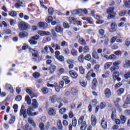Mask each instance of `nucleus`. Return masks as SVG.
Returning <instances> with one entry per match:
<instances>
[{
  "label": "nucleus",
  "mask_w": 130,
  "mask_h": 130,
  "mask_svg": "<svg viewBox=\"0 0 130 130\" xmlns=\"http://www.w3.org/2000/svg\"><path fill=\"white\" fill-rule=\"evenodd\" d=\"M114 8L111 7L107 9V13L108 14V19H114L115 18V12H114Z\"/></svg>",
  "instance_id": "1"
},
{
  "label": "nucleus",
  "mask_w": 130,
  "mask_h": 130,
  "mask_svg": "<svg viewBox=\"0 0 130 130\" xmlns=\"http://www.w3.org/2000/svg\"><path fill=\"white\" fill-rule=\"evenodd\" d=\"M18 26L21 31H25L28 29V24L24 21L20 22Z\"/></svg>",
  "instance_id": "2"
},
{
  "label": "nucleus",
  "mask_w": 130,
  "mask_h": 130,
  "mask_svg": "<svg viewBox=\"0 0 130 130\" xmlns=\"http://www.w3.org/2000/svg\"><path fill=\"white\" fill-rule=\"evenodd\" d=\"M33 111H34L33 108L28 106L26 111L27 114H28L29 116H35L38 115V112H33Z\"/></svg>",
  "instance_id": "3"
},
{
  "label": "nucleus",
  "mask_w": 130,
  "mask_h": 130,
  "mask_svg": "<svg viewBox=\"0 0 130 130\" xmlns=\"http://www.w3.org/2000/svg\"><path fill=\"white\" fill-rule=\"evenodd\" d=\"M19 115L20 116H23L24 118H27V110L25 109L24 105L21 106Z\"/></svg>",
  "instance_id": "4"
},
{
  "label": "nucleus",
  "mask_w": 130,
  "mask_h": 130,
  "mask_svg": "<svg viewBox=\"0 0 130 130\" xmlns=\"http://www.w3.org/2000/svg\"><path fill=\"white\" fill-rule=\"evenodd\" d=\"M48 114L50 116H55L56 110L54 108H50L48 109Z\"/></svg>",
  "instance_id": "5"
},
{
  "label": "nucleus",
  "mask_w": 130,
  "mask_h": 130,
  "mask_svg": "<svg viewBox=\"0 0 130 130\" xmlns=\"http://www.w3.org/2000/svg\"><path fill=\"white\" fill-rule=\"evenodd\" d=\"M111 118L113 121H115L117 118V115H116V110L115 108H113L112 110Z\"/></svg>",
  "instance_id": "6"
},
{
  "label": "nucleus",
  "mask_w": 130,
  "mask_h": 130,
  "mask_svg": "<svg viewBox=\"0 0 130 130\" xmlns=\"http://www.w3.org/2000/svg\"><path fill=\"white\" fill-rule=\"evenodd\" d=\"M20 7H25V3L22 0H18L17 3L15 4V8L19 9Z\"/></svg>",
  "instance_id": "7"
},
{
  "label": "nucleus",
  "mask_w": 130,
  "mask_h": 130,
  "mask_svg": "<svg viewBox=\"0 0 130 130\" xmlns=\"http://www.w3.org/2000/svg\"><path fill=\"white\" fill-rule=\"evenodd\" d=\"M38 34L40 36H48L50 35V32L48 31L39 30L38 31Z\"/></svg>",
  "instance_id": "8"
},
{
  "label": "nucleus",
  "mask_w": 130,
  "mask_h": 130,
  "mask_svg": "<svg viewBox=\"0 0 130 130\" xmlns=\"http://www.w3.org/2000/svg\"><path fill=\"white\" fill-rule=\"evenodd\" d=\"M38 26L43 30L44 29H46V28L48 26V24L46 22H40L38 23Z\"/></svg>",
  "instance_id": "9"
},
{
  "label": "nucleus",
  "mask_w": 130,
  "mask_h": 130,
  "mask_svg": "<svg viewBox=\"0 0 130 130\" xmlns=\"http://www.w3.org/2000/svg\"><path fill=\"white\" fill-rule=\"evenodd\" d=\"M91 123L92 126H95L97 124V118L94 115H92L91 116Z\"/></svg>",
  "instance_id": "10"
},
{
  "label": "nucleus",
  "mask_w": 130,
  "mask_h": 130,
  "mask_svg": "<svg viewBox=\"0 0 130 130\" xmlns=\"http://www.w3.org/2000/svg\"><path fill=\"white\" fill-rule=\"evenodd\" d=\"M29 51L31 53L32 56H33V57H35L36 58H37V57H38V51L30 48L29 49Z\"/></svg>",
  "instance_id": "11"
},
{
  "label": "nucleus",
  "mask_w": 130,
  "mask_h": 130,
  "mask_svg": "<svg viewBox=\"0 0 130 130\" xmlns=\"http://www.w3.org/2000/svg\"><path fill=\"white\" fill-rule=\"evenodd\" d=\"M69 74L73 79H77L78 78V73L74 70L70 71Z\"/></svg>",
  "instance_id": "12"
},
{
  "label": "nucleus",
  "mask_w": 130,
  "mask_h": 130,
  "mask_svg": "<svg viewBox=\"0 0 130 130\" xmlns=\"http://www.w3.org/2000/svg\"><path fill=\"white\" fill-rule=\"evenodd\" d=\"M101 124L103 128H107V120L106 119L103 118L101 120Z\"/></svg>",
  "instance_id": "13"
},
{
  "label": "nucleus",
  "mask_w": 130,
  "mask_h": 130,
  "mask_svg": "<svg viewBox=\"0 0 130 130\" xmlns=\"http://www.w3.org/2000/svg\"><path fill=\"white\" fill-rule=\"evenodd\" d=\"M6 90L10 92V93H13L14 89H13V86L7 83L5 85Z\"/></svg>",
  "instance_id": "14"
},
{
  "label": "nucleus",
  "mask_w": 130,
  "mask_h": 130,
  "mask_svg": "<svg viewBox=\"0 0 130 130\" xmlns=\"http://www.w3.org/2000/svg\"><path fill=\"white\" fill-rule=\"evenodd\" d=\"M105 95L106 98H110L111 96V91L109 88H107L105 90Z\"/></svg>",
  "instance_id": "15"
},
{
  "label": "nucleus",
  "mask_w": 130,
  "mask_h": 130,
  "mask_svg": "<svg viewBox=\"0 0 130 130\" xmlns=\"http://www.w3.org/2000/svg\"><path fill=\"white\" fill-rule=\"evenodd\" d=\"M49 47L50 46H46L43 49H42L41 52L42 53H43V54H45V53H46L47 54V53H49Z\"/></svg>",
  "instance_id": "16"
},
{
  "label": "nucleus",
  "mask_w": 130,
  "mask_h": 130,
  "mask_svg": "<svg viewBox=\"0 0 130 130\" xmlns=\"http://www.w3.org/2000/svg\"><path fill=\"white\" fill-rule=\"evenodd\" d=\"M32 103L31 104L32 108L36 109V108H38V103L37 102V100L36 99L32 100Z\"/></svg>",
  "instance_id": "17"
},
{
  "label": "nucleus",
  "mask_w": 130,
  "mask_h": 130,
  "mask_svg": "<svg viewBox=\"0 0 130 130\" xmlns=\"http://www.w3.org/2000/svg\"><path fill=\"white\" fill-rule=\"evenodd\" d=\"M115 27H116V23L115 22H112L111 25L110 32L112 33V32H114L115 31H116V29H115Z\"/></svg>",
  "instance_id": "18"
},
{
  "label": "nucleus",
  "mask_w": 130,
  "mask_h": 130,
  "mask_svg": "<svg viewBox=\"0 0 130 130\" xmlns=\"http://www.w3.org/2000/svg\"><path fill=\"white\" fill-rule=\"evenodd\" d=\"M19 37H20V38H25V37H28V32L26 31L20 32L19 34Z\"/></svg>",
  "instance_id": "19"
},
{
  "label": "nucleus",
  "mask_w": 130,
  "mask_h": 130,
  "mask_svg": "<svg viewBox=\"0 0 130 130\" xmlns=\"http://www.w3.org/2000/svg\"><path fill=\"white\" fill-rule=\"evenodd\" d=\"M62 80H63V81L65 82V84H66V85H68V84H70V83H71L70 78H69L68 76L63 77Z\"/></svg>",
  "instance_id": "20"
},
{
  "label": "nucleus",
  "mask_w": 130,
  "mask_h": 130,
  "mask_svg": "<svg viewBox=\"0 0 130 130\" xmlns=\"http://www.w3.org/2000/svg\"><path fill=\"white\" fill-rule=\"evenodd\" d=\"M85 117L84 116H81L80 117V118L78 119V123L80 125L81 124H83V122H86L85 121H84V118Z\"/></svg>",
  "instance_id": "21"
},
{
  "label": "nucleus",
  "mask_w": 130,
  "mask_h": 130,
  "mask_svg": "<svg viewBox=\"0 0 130 130\" xmlns=\"http://www.w3.org/2000/svg\"><path fill=\"white\" fill-rule=\"evenodd\" d=\"M93 72V70H90L87 74L86 78L87 81H90L91 79V75L92 74V73Z\"/></svg>",
  "instance_id": "22"
},
{
  "label": "nucleus",
  "mask_w": 130,
  "mask_h": 130,
  "mask_svg": "<svg viewBox=\"0 0 130 130\" xmlns=\"http://www.w3.org/2000/svg\"><path fill=\"white\" fill-rule=\"evenodd\" d=\"M92 56L94 59H99V56L96 51H93L92 53Z\"/></svg>",
  "instance_id": "23"
},
{
  "label": "nucleus",
  "mask_w": 130,
  "mask_h": 130,
  "mask_svg": "<svg viewBox=\"0 0 130 130\" xmlns=\"http://www.w3.org/2000/svg\"><path fill=\"white\" fill-rule=\"evenodd\" d=\"M120 63H121V61L117 60V61H115L113 63V66L115 67L117 69H119V67H118V66H119V64H120Z\"/></svg>",
  "instance_id": "24"
},
{
  "label": "nucleus",
  "mask_w": 130,
  "mask_h": 130,
  "mask_svg": "<svg viewBox=\"0 0 130 130\" xmlns=\"http://www.w3.org/2000/svg\"><path fill=\"white\" fill-rule=\"evenodd\" d=\"M57 125L59 130L63 129L62 124L61 123V121L60 120H58V123L57 124Z\"/></svg>",
  "instance_id": "25"
},
{
  "label": "nucleus",
  "mask_w": 130,
  "mask_h": 130,
  "mask_svg": "<svg viewBox=\"0 0 130 130\" xmlns=\"http://www.w3.org/2000/svg\"><path fill=\"white\" fill-rule=\"evenodd\" d=\"M119 77V72L116 71L114 72L113 73V80H116V78Z\"/></svg>",
  "instance_id": "26"
},
{
  "label": "nucleus",
  "mask_w": 130,
  "mask_h": 130,
  "mask_svg": "<svg viewBox=\"0 0 130 130\" xmlns=\"http://www.w3.org/2000/svg\"><path fill=\"white\" fill-rule=\"evenodd\" d=\"M72 15H79V14H81L82 13V10H75L73 11H71Z\"/></svg>",
  "instance_id": "27"
},
{
  "label": "nucleus",
  "mask_w": 130,
  "mask_h": 130,
  "mask_svg": "<svg viewBox=\"0 0 130 130\" xmlns=\"http://www.w3.org/2000/svg\"><path fill=\"white\" fill-rule=\"evenodd\" d=\"M124 69H128L130 67V60H126L125 63L123 66Z\"/></svg>",
  "instance_id": "28"
},
{
  "label": "nucleus",
  "mask_w": 130,
  "mask_h": 130,
  "mask_svg": "<svg viewBox=\"0 0 130 130\" xmlns=\"http://www.w3.org/2000/svg\"><path fill=\"white\" fill-rule=\"evenodd\" d=\"M28 122L30 124H32V126H34V127H35V126H36V124L34 122V120H33V119H32L31 118H29L28 119Z\"/></svg>",
  "instance_id": "29"
},
{
  "label": "nucleus",
  "mask_w": 130,
  "mask_h": 130,
  "mask_svg": "<svg viewBox=\"0 0 130 130\" xmlns=\"http://www.w3.org/2000/svg\"><path fill=\"white\" fill-rule=\"evenodd\" d=\"M25 100L26 102H27V104H28V105H31V99L29 95H26L25 96Z\"/></svg>",
  "instance_id": "30"
},
{
  "label": "nucleus",
  "mask_w": 130,
  "mask_h": 130,
  "mask_svg": "<svg viewBox=\"0 0 130 130\" xmlns=\"http://www.w3.org/2000/svg\"><path fill=\"white\" fill-rule=\"evenodd\" d=\"M50 100L51 101L52 103H55L57 100V98H56V95H53L50 98Z\"/></svg>",
  "instance_id": "31"
},
{
  "label": "nucleus",
  "mask_w": 130,
  "mask_h": 130,
  "mask_svg": "<svg viewBox=\"0 0 130 130\" xmlns=\"http://www.w3.org/2000/svg\"><path fill=\"white\" fill-rule=\"evenodd\" d=\"M78 42L81 45H86V41L83 39V38H80L78 40Z\"/></svg>",
  "instance_id": "32"
},
{
  "label": "nucleus",
  "mask_w": 130,
  "mask_h": 130,
  "mask_svg": "<svg viewBox=\"0 0 130 130\" xmlns=\"http://www.w3.org/2000/svg\"><path fill=\"white\" fill-rule=\"evenodd\" d=\"M28 42L30 43V45H36V44H37V42L31 38L28 40Z\"/></svg>",
  "instance_id": "33"
},
{
  "label": "nucleus",
  "mask_w": 130,
  "mask_h": 130,
  "mask_svg": "<svg viewBox=\"0 0 130 130\" xmlns=\"http://www.w3.org/2000/svg\"><path fill=\"white\" fill-rule=\"evenodd\" d=\"M120 119L121 120V123H122V124H123V123H125V122H126V117H125V116L123 115H121L120 116Z\"/></svg>",
  "instance_id": "34"
},
{
  "label": "nucleus",
  "mask_w": 130,
  "mask_h": 130,
  "mask_svg": "<svg viewBox=\"0 0 130 130\" xmlns=\"http://www.w3.org/2000/svg\"><path fill=\"white\" fill-rule=\"evenodd\" d=\"M112 66V62H107L104 66L105 70H107V69H109V67Z\"/></svg>",
  "instance_id": "35"
},
{
  "label": "nucleus",
  "mask_w": 130,
  "mask_h": 130,
  "mask_svg": "<svg viewBox=\"0 0 130 130\" xmlns=\"http://www.w3.org/2000/svg\"><path fill=\"white\" fill-rule=\"evenodd\" d=\"M55 31L58 32V33H60L61 32H62L63 29L60 26H57L55 28Z\"/></svg>",
  "instance_id": "36"
},
{
  "label": "nucleus",
  "mask_w": 130,
  "mask_h": 130,
  "mask_svg": "<svg viewBox=\"0 0 130 130\" xmlns=\"http://www.w3.org/2000/svg\"><path fill=\"white\" fill-rule=\"evenodd\" d=\"M25 91L27 94H29V95L31 94L33 92L32 88L31 87H27L25 89Z\"/></svg>",
  "instance_id": "37"
},
{
  "label": "nucleus",
  "mask_w": 130,
  "mask_h": 130,
  "mask_svg": "<svg viewBox=\"0 0 130 130\" xmlns=\"http://www.w3.org/2000/svg\"><path fill=\"white\" fill-rule=\"evenodd\" d=\"M87 127V124L86 122H83L82 124H81V126L80 127L81 130H85L86 129V128Z\"/></svg>",
  "instance_id": "38"
},
{
  "label": "nucleus",
  "mask_w": 130,
  "mask_h": 130,
  "mask_svg": "<svg viewBox=\"0 0 130 130\" xmlns=\"http://www.w3.org/2000/svg\"><path fill=\"white\" fill-rule=\"evenodd\" d=\"M69 21L70 22V24H72V23H76V22H77V19L72 17L69 18Z\"/></svg>",
  "instance_id": "39"
},
{
  "label": "nucleus",
  "mask_w": 130,
  "mask_h": 130,
  "mask_svg": "<svg viewBox=\"0 0 130 130\" xmlns=\"http://www.w3.org/2000/svg\"><path fill=\"white\" fill-rule=\"evenodd\" d=\"M54 88H55L56 92H59L60 89L61 88V87L60 86H59L58 85V84H57V83H55Z\"/></svg>",
  "instance_id": "40"
},
{
  "label": "nucleus",
  "mask_w": 130,
  "mask_h": 130,
  "mask_svg": "<svg viewBox=\"0 0 130 130\" xmlns=\"http://www.w3.org/2000/svg\"><path fill=\"white\" fill-rule=\"evenodd\" d=\"M98 85V82L97 81V79L94 78L92 80V86L95 88Z\"/></svg>",
  "instance_id": "41"
},
{
  "label": "nucleus",
  "mask_w": 130,
  "mask_h": 130,
  "mask_svg": "<svg viewBox=\"0 0 130 130\" xmlns=\"http://www.w3.org/2000/svg\"><path fill=\"white\" fill-rule=\"evenodd\" d=\"M15 120H16V118L15 116H12L11 118L9 120L10 124H13L14 122H15Z\"/></svg>",
  "instance_id": "42"
},
{
  "label": "nucleus",
  "mask_w": 130,
  "mask_h": 130,
  "mask_svg": "<svg viewBox=\"0 0 130 130\" xmlns=\"http://www.w3.org/2000/svg\"><path fill=\"white\" fill-rule=\"evenodd\" d=\"M39 128L41 130H45V125H44V123H40L39 124Z\"/></svg>",
  "instance_id": "43"
},
{
  "label": "nucleus",
  "mask_w": 130,
  "mask_h": 130,
  "mask_svg": "<svg viewBox=\"0 0 130 130\" xmlns=\"http://www.w3.org/2000/svg\"><path fill=\"white\" fill-rule=\"evenodd\" d=\"M71 53L73 56H77V55H78V51L75 50V49L72 50Z\"/></svg>",
  "instance_id": "44"
},
{
  "label": "nucleus",
  "mask_w": 130,
  "mask_h": 130,
  "mask_svg": "<svg viewBox=\"0 0 130 130\" xmlns=\"http://www.w3.org/2000/svg\"><path fill=\"white\" fill-rule=\"evenodd\" d=\"M124 92V89L123 88H120L117 91V93L118 95H121V94H123Z\"/></svg>",
  "instance_id": "45"
},
{
  "label": "nucleus",
  "mask_w": 130,
  "mask_h": 130,
  "mask_svg": "<svg viewBox=\"0 0 130 130\" xmlns=\"http://www.w3.org/2000/svg\"><path fill=\"white\" fill-rule=\"evenodd\" d=\"M49 71H51V73L52 74V73H54V71H55V70H56V67H55V66H51L49 68Z\"/></svg>",
  "instance_id": "46"
},
{
  "label": "nucleus",
  "mask_w": 130,
  "mask_h": 130,
  "mask_svg": "<svg viewBox=\"0 0 130 130\" xmlns=\"http://www.w3.org/2000/svg\"><path fill=\"white\" fill-rule=\"evenodd\" d=\"M42 92L44 94H47V93H48V92H49V90H48V88H47L46 87H43L42 89Z\"/></svg>",
  "instance_id": "47"
},
{
  "label": "nucleus",
  "mask_w": 130,
  "mask_h": 130,
  "mask_svg": "<svg viewBox=\"0 0 130 130\" xmlns=\"http://www.w3.org/2000/svg\"><path fill=\"white\" fill-rule=\"evenodd\" d=\"M84 58H84V55H80L78 57V60L80 61V62H83Z\"/></svg>",
  "instance_id": "48"
},
{
  "label": "nucleus",
  "mask_w": 130,
  "mask_h": 130,
  "mask_svg": "<svg viewBox=\"0 0 130 130\" xmlns=\"http://www.w3.org/2000/svg\"><path fill=\"white\" fill-rule=\"evenodd\" d=\"M9 16H11V17H16L17 16V12L16 11H11L9 14Z\"/></svg>",
  "instance_id": "49"
},
{
  "label": "nucleus",
  "mask_w": 130,
  "mask_h": 130,
  "mask_svg": "<svg viewBox=\"0 0 130 130\" xmlns=\"http://www.w3.org/2000/svg\"><path fill=\"white\" fill-rule=\"evenodd\" d=\"M99 106L101 109H104V108L106 107V103H105V102H102L100 104V105Z\"/></svg>",
  "instance_id": "50"
},
{
  "label": "nucleus",
  "mask_w": 130,
  "mask_h": 130,
  "mask_svg": "<svg viewBox=\"0 0 130 130\" xmlns=\"http://www.w3.org/2000/svg\"><path fill=\"white\" fill-rule=\"evenodd\" d=\"M84 59H85V60H87V61H90V60H91V55L89 54H87L84 57Z\"/></svg>",
  "instance_id": "51"
},
{
  "label": "nucleus",
  "mask_w": 130,
  "mask_h": 130,
  "mask_svg": "<svg viewBox=\"0 0 130 130\" xmlns=\"http://www.w3.org/2000/svg\"><path fill=\"white\" fill-rule=\"evenodd\" d=\"M80 84L81 86H82V87H84V88L87 87V81H80Z\"/></svg>",
  "instance_id": "52"
},
{
  "label": "nucleus",
  "mask_w": 130,
  "mask_h": 130,
  "mask_svg": "<svg viewBox=\"0 0 130 130\" xmlns=\"http://www.w3.org/2000/svg\"><path fill=\"white\" fill-rule=\"evenodd\" d=\"M32 76L34 78H35L36 79H38V78H39L40 77V73L38 72H36L33 73Z\"/></svg>",
  "instance_id": "53"
},
{
  "label": "nucleus",
  "mask_w": 130,
  "mask_h": 130,
  "mask_svg": "<svg viewBox=\"0 0 130 130\" xmlns=\"http://www.w3.org/2000/svg\"><path fill=\"white\" fill-rule=\"evenodd\" d=\"M87 22L89 23V24H93L94 23V20L91 17H87Z\"/></svg>",
  "instance_id": "54"
},
{
  "label": "nucleus",
  "mask_w": 130,
  "mask_h": 130,
  "mask_svg": "<svg viewBox=\"0 0 130 130\" xmlns=\"http://www.w3.org/2000/svg\"><path fill=\"white\" fill-rule=\"evenodd\" d=\"M72 125L73 126H74V127H76V126H77V119H76V118H74L73 120H72Z\"/></svg>",
  "instance_id": "55"
},
{
  "label": "nucleus",
  "mask_w": 130,
  "mask_h": 130,
  "mask_svg": "<svg viewBox=\"0 0 130 130\" xmlns=\"http://www.w3.org/2000/svg\"><path fill=\"white\" fill-rule=\"evenodd\" d=\"M116 58H117V57L116 56V55H114V54H112L111 55H110V60H115V59H116Z\"/></svg>",
  "instance_id": "56"
},
{
  "label": "nucleus",
  "mask_w": 130,
  "mask_h": 130,
  "mask_svg": "<svg viewBox=\"0 0 130 130\" xmlns=\"http://www.w3.org/2000/svg\"><path fill=\"white\" fill-rule=\"evenodd\" d=\"M53 19V18H52V16H49L48 17H47L46 19V21L47 23H51V22L52 21Z\"/></svg>",
  "instance_id": "57"
},
{
  "label": "nucleus",
  "mask_w": 130,
  "mask_h": 130,
  "mask_svg": "<svg viewBox=\"0 0 130 130\" xmlns=\"http://www.w3.org/2000/svg\"><path fill=\"white\" fill-rule=\"evenodd\" d=\"M89 47L87 46L84 47L83 48V53H88V52H89Z\"/></svg>",
  "instance_id": "58"
},
{
  "label": "nucleus",
  "mask_w": 130,
  "mask_h": 130,
  "mask_svg": "<svg viewBox=\"0 0 130 130\" xmlns=\"http://www.w3.org/2000/svg\"><path fill=\"white\" fill-rule=\"evenodd\" d=\"M71 93L73 94V95H77V93H78V90L75 88H72L71 89Z\"/></svg>",
  "instance_id": "59"
},
{
  "label": "nucleus",
  "mask_w": 130,
  "mask_h": 130,
  "mask_svg": "<svg viewBox=\"0 0 130 130\" xmlns=\"http://www.w3.org/2000/svg\"><path fill=\"white\" fill-rule=\"evenodd\" d=\"M126 14V11L123 10V11H120L119 13V16H120V17H122V16H124V15H125Z\"/></svg>",
  "instance_id": "60"
},
{
  "label": "nucleus",
  "mask_w": 130,
  "mask_h": 130,
  "mask_svg": "<svg viewBox=\"0 0 130 130\" xmlns=\"http://www.w3.org/2000/svg\"><path fill=\"white\" fill-rule=\"evenodd\" d=\"M126 104H130V95H128L126 97V100L125 101Z\"/></svg>",
  "instance_id": "61"
},
{
  "label": "nucleus",
  "mask_w": 130,
  "mask_h": 130,
  "mask_svg": "<svg viewBox=\"0 0 130 130\" xmlns=\"http://www.w3.org/2000/svg\"><path fill=\"white\" fill-rule=\"evenodd\" d=\"M79 72L81 75H84V74H85V69L81 67L79 68Z\"/></svg>",
  "instance_id": "62"
},
{
  "label": "nucleus",
  "mask_w": 130,
  "mask_h": 130,
  "mask_svg": "<svg viewBox=\"0 0 130 130\" xmlns=\"http://www.w3.org/2000/svg\"><path fill=\"white\" fill-rule=\"evenodd\" d=\"M63 73H64V69L63 68H60L58 71V75H62Z\"/></svg>",
  "instance_id": "63"
},
{
  "label": "nucleus",
  "mask_w": 130,
  "mask_h": 130,
  "mask_svg": "<svg viewBox=\"0 0 130 130\" xmlns=\"http://www.w3.org/2000/svg\"><path fill=\"white\" fill-rule=\"evenodd\" d=\"M65 112H66V109L65 108H61L59 110V113H60V114H64Z\"/></svg>",
  "instance_id": "64"
}]
</instances>
